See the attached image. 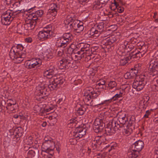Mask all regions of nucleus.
<instances>
[{
  "instance_id": "obj_61",
  "label": "nucleus",
  "mask_w": 158,
  "mask_h": 158,
  "mask_svg": "<svg viewBox=\"0 0 158 158\" xmlns=\"http://www.w3.org/2000/svg\"><path fill=\"white\" fill-rule=\"evenodd\" d=\"M43 152H45L46 153L49 154L51 156H52L54 154L53 149L52 148L48 149L47 151H44Z\"/></svg>"
},
{
  "instance_id": "obj_42",
  "label": "nucleus",
  "mask_w": 158,
  "mask_h": 158,
  "mask_svg": "<svg viewBox=\"0 0 158 158\" xmlns=\"http://www.w3.org/2000/svg\"><path fill=\"white\" fill-rule=\"evenodd\" d=\"M131 153L129 155L130 158H137L139 154V152L136 150H131Z\"/></svg>"
},
{
  "instance_id": "obj_47",
  "label": "nucleus",
  "mask_w": 158,
  "mask_h": 158,
  "mask_svg": "<svg viewBox=\"0 0 158 158\" xmlns=\"http://www.w3.org/2000/svg\"><path fill=\"white\" fill-rule=\"evenodd\" d=\"M102 127V125L101 127L100 126L98 127V126L93 125V128L95 132L98 133L101 132L103 131L104 127Z\"/></svg>"
},
{
  "instance_id": "obj_52",
  "label": "nucleus",
  "mask_w": 158,
  "mask_h": 158,
  "mask_svg": "<svg viewBox=\"0 0 158 158\" xmlns=\"http://www.w3.org/2000/svg\"><path fill=\"white\" fill-rule=\"evenodd\" d=\"M82 83V81L81 79H78L77 80H75L74 81V84L75 85H77L76 86H73V88L74 89L75 88H76V87L77 88H78V86L79 85H80Z\"/></svg>"
},
{
  "instance_id": "obj_62",
  "label": "nucleus",
  "mask_w": 158,
  "mask_h": 158,
  "mask_svg": "<svg viewBox=\"0 0 158 158\" xmlns=\"http://www.w3.org/2000/svg\"><path fill=\"white\" fill-rule=\"evenodd\" d=\"M124 77L125 79H131L133 78L131 75V73L130 71L127 72L124 75Z\"/></svg>"
},
{
  "instance_id": "obj_13",
  "label": "nucleus",
  "mask_w": 158,
  "mask_h": 158,
  "mask_svg": "<svg viewBox=\"0 0 158 158\" xmlns=\"http://www.w3.org/2000/svg\"><path fill=\"white\" fill-rule=\"evenodd\" d=\"M149 69L150 71L153 73V75L157 74L158 73V61L153 60L151 61L150 62Z\"/></svg>"
},
{
  "instance_id": "obj_3",
  "label": "nucleus",
  "mask_w": 158,
  "mask_h": 158,
  "mask_svg": "<svg viewBox=\"0 0 158 158\" xmlns=\"http://www.w3.org/2000/svg\"><path fill=\"white\" fill-rule=\"evenodd\" d=\"M119 126L118 125V123L114 120H113L111 122H110L109 124L107 125V126L105 128V132L104 134V135H112V129H113L114 131H117L119 129Z\"/></svg>"
},
{
  "instance_id": "obj_34",
  "label": "nucleus",
  "mask_w": 158,
  "mask_h": 158,
  "mask_svg": "<svg viewBox=\"0 0 158 158\" xmlns=\"http://www.w3.org/2000/svg\"><path fill=\"white\" fill-rule=\"evenodd\" d=\"M1 22L4 25H9L13 19H11L10 18H5L2 16H1Z\"/></svg>"
},
{
  "instance_id": "obj_60",
  "label": "nucleus",
  "mask_w": 158,
  "mask_h": 158,
  "mask_svg": "<svg viewBox=\"0 0 158 158\" xmlns=\"http://www.w3.org/2000/svg\"><path fill=\"white\" fill-rule=\"evenodd\" d=\"M152 84V90L155 92L158 91V84L153 82Z\"/></svg>"
},
{
  "instance_id": "obj_58",
  "label": "nucleus",
  "mask_w": 158,
  "mask_h": 158,
  "mask_svg": "<svg viewBox=\"0 0 158 158\" xmlns=\"http://www.w3.org/2000/svg\"><path fill=\"white\" fill-rule=\"evenodd\" d=\"M113 96H110L108 98V99L104 100V102L106 103V105H108L111 102L114 101V99H112Z\"/></svg>"
},
{
  "instance_id": "obj_40",
  "label": "nucleus",
  "mask_w": 158,
  "mask_h": 158,
  "mask_svg": "<svg viewBox=\"0 0 158 158\" xmlns=\"http://www.w3.org/2000/svg\"><path fill=\"white\" fill-rule=\"evenodd\" d=\"M86 111V107L83 106H81L77 110V112L79 115H83Z\"/></svg>"
},
{
  "instance_id": "obj_57",
  "label": "nucleus",
  "mask_w": 158,
  "mask_h": 158,
  "mask_svg": "<svg viewBox=\"0 0 158 158\" xmlns=\"http://www.w3.org/2000/svg\"><path fill=\"white\" fill-rule=\"evenodd\" d=\"M133 128L131 127L130 128L129 127L127 129H124L123 131V132L125 133L126 134H130L132 132Z\"/></svg>"
},
{
  "instance_id": "obj_50",
  "label": "nucleus",
  "mask_w": 158,
  "mask_h": 158,
  "mask_svg": "<svg viewBox=\"0 0 158 158\" xmlns=\"http://www.w3.org/2000/svg\"><path fill=\"white\" fill-rule=\"evenodd\" d=\"M44 48V46H40L38 48L37 52L39 55H42L45 52Z\"/></svg>"
},
{
  "instance_id": "obj_54",
  "label": "nucleus",
  "mask_w": 158,
  "mask_h": 158,
  "mask_svg": "<svg viewBox=\"0 0 158 158\" xmlns=\"http://www.w3.org/2000/svg\"><path fill=\"white\" fill-rule=\"evenodd\" d=\"M123 93L120 92L119 94H117L114 96H113V99H114V101H116L118 99L123 96Z\"/></svg>"
},
{
  "instance_id": "obj_11",
  "label": "nucleus",
  "mask_w": 158,
  "mask_h": 158,
  "mask_svg": "<svg viewBox=\"0 0 158 158\" xmlns=\"http://www.w3.org/2000/svg\"><path fill=\"white\" fill-rule=\"evenodd\" d=\"M144 145L142 141L139 140L131 145V150H136L139 152L143 148Z\"/></svg>"
},
{
  "instance_id": "obj_44",
  "label": "nucleus",
  "mask_w": 158,
  "mask_h": 158,
  "mask_svg": "<svg viewBox=\"0 0 158 158\" xmlns=\"http://www.w3.org/2000/svg\"><path fill=\"white\" fill-rule=\"evenodd\" d=\"M77 122V121L76 119L72 118L68 121V125L76 128Z\"/></svg>"
},
{
  "instance_id": "obj_25",
  "label": "nucleus",
  "mask_w": 158,
  "mask_h": 158,
  "mask_svg": "<svg viewBox=\"0 0 158 158\" xmlns=\"http://www.w3.org/2000/svg\"><path fill=\"white\" fill-rule=\"evenodd\" d=\"M16 49L15 46H13L9 53V56L10 58L12 59L15 60L16 57H17L18 55L19 51L15 50Z\"/></svg>"
},
{
  "instance_id": "obj_10",
  "label": "nucleus",
  "mask_w": 158,
  "mask_h": 158,
  "mask_svg": "<svg viewBox=\"0 0 158 158\" xmlns=\"http://www.w3.org/2000/svg\"><path fill=\"white\" fill-rule=\"evenodd\" d=\"M146 52L145 51L138 52V50H135L134 52H131L129 54L131 59L132 61L134 60H139L141 57L143 56Z\"/></svg>"
},
{
  "instance_id": "obj_29",
  "label": "nucleus",
  "mask_w": 158,
  "mask_h": 158,
  "mask_svg": "<svg viewBox=\"0 0 158 158\" xmlns=\"http://www.w3.org/2000/svg\"><path fill=\"white\" fill-rule=\"evenodd\" d=\"M94 10L99 9L104 7L100 0H95L93 4Z\"/></svg>"
},
{
  "instance_id": "obj_6",
  "label": "nucleus",
  "mask_w": 158,
  "mask_h": 158,
  "mask_svg": "<svg viewBox=\"0 0 158 158\" xmlns=\"http://www.w3.org/2000/svg\"><path fill=\"white\" fill-rule=\"evenodd\" d=\"M51 8L48 9L47 14V17L51 20L53 19L57 14V10L59 9L58 5L52 3L50 5Z\"/></svg>"
},
{
  "instance_id": "obj_36",
  "label": "nucleus",
  "mask_w": 158,
  "mask_h": 158,
  "mask_svg": "<svg viewBox=\"0 0 158 158\" xmlns=\"http://www.w3.org/2000/svg\"><path fill=\"white\" fill-rule=\"evenodd\" d=\"M81 24V23H79V21L77 20L74 21L73 22L70 24L69 26L70 29L74 30V29H76V28L78 26L79 24Z\"/></svg>"
},
{
  "instance_id": "obj_4",
  "label": "nucleus",
  "mask_w": 158,
  "mask_h": 158,
  "mask_svg": "<svg viewBox=\"0 0 158 158\" xmlns=\"http://www.w3.org/2000/svg\"><path fill=\"white\" fill-rule=\"evenodd\" d=\"M52 33L51 27L48 26L44 28V29L40 31L38 34L39 39L41 40H46L51 37L50 33Z\"/></svg>"
},
{
  "instance_id": "obj_46",
  "label": "nucleus",
  "mask_w": 158,
  "mask_h": 158,
  "mask_svg": "<svg viewBox=\"0 0 158 158\" xmlns=\"http://www.w3.org/2000/svg\"><path fill=\"white\" fill-rule=\"evenodd\" d=\"M84 29V27L83 24L81 23V24H79L78 26L73 30L75 33H80Z\"/></svg>"
},
{
  "instance_id": "obj_63",
  "label": "nucleus",
  "mask_w": 158,
  "mask_h": 158,
  "mask_svg": "<svg viewBox=\"0 0 158 158\" xmlns=\"http://www.w3.org/2000/svg\"><path fill=\"white\" fill-rule=\"evenodd\" d=\"M16 49H15V50H18L19 51H21L23 50V47L21 44H18L15 47Z\"/></svg>"
},
{
  "instance_id": "obj_32",
  "label": "nucleus",
  "mask_w": 158,
  "mask_h": 158,
  "mask_svg": "<svg viewBox=\"0 0 158 158\" xmlns=\"http://www.w3.org/2000/svg\"><path fill=\"white\" fill-rule=\"evenodd\" d=\"M102 125L103 126L102 127H105V124L103 122V120L99 118L95 119L93 124V125L98 126V127H99V126H100V127L102 126Z\"/></svg>"
},
{
  "instance_id": "obj_26",
  "label": "nucleus",
  "mask_w": 158,
  "mask_h": 158,
  "mask_svg": "<svg viewBox=\"0 0 158 158\" xmlns=\"http://www.w3.org/2000/svg\"><path fill=\"white\" fill-rule=\"evenodd\" d=\"M128 118L126 117L125 114L123 116L120 115L118 118L119 123H118V125L119 126V128L123 127L127 121H128Z\"/></svg>"
},
{
  "instance_id": "obj_22",
  "label": "nucleus",
  "mask_w": 158,
  "mask_h": 158,
  "mask_svg": "<svg viewBox=\"0 0 158 158\" xmlns=\"http://www.w3.org/2000/svg\"><path fill=\"white\" fill-rule=\"evenodd\" d=\"M34 23L32 22L30 19H28L25 20L24 24V28L26 30H31L34 29L35 26Z\"/></svg>"
},
{
  "instance_id": "obj_33",
  "label": "nucleus",
  "mask_w": 158,
  "mask_h": 158,
  "mask_svg": "<svg viewBox=\"0 0 158 158\" xmlns=\"http://www.w3.org/2000/svg\"><path fill=\"white\" fill-rule=\"evenodd\" d=\"M131 59V56L129 55L128 56H126L123 59H121L120 61V65L121 66H124L128 63Z\"/></svg>"
},
{
  "instance_id": "obj_18",
  "label": "nucleus",
  "mask_w": 158,
  "mask_h": 158,
  "mask_svg": "<svg viewBox=\"0 0 158 158\" xmlns=\"http://www.w3.org/2000/svg\"><path fill=\"white\" fill-rule=\"evenodd\" d=\"M53 69L47 68L45 69V70L44 72V76L48 78H52L53 76L55 74V69L54 67H53Z\"/></svg>"
},
{
  "instance_id": "obj_28",
  "label": "nucleus",
  "mask_w": 158,
  "mask_h": 158,
  "mask_svg": "<svg viewBox=\"0 0 158 158\" xmlns=\"http://www.w3.org/2000/svg\"><path fill=\"white\" fill-rule=\"evenodd\" d=\"M91 98V96L85 95V97L83 98V101L85 105L87 106L93 105V104H91L93 101Z\"/></svg>"
},
{
  "instance_id": "obj_9",
  "label": "nucleus",
  "mask_w": 158,
  "mask_h": 158,
  "mask_svg": "<svg viewBox=\"0 0 158 158\" xmlns=\"http://www.w3.org/2000/svg\"><path fill=\"white\" fill-rule=\"evenodd\" d=\"M64 81V80L61 77L54 78L53 80L52 81L51 83L48 85V87L49 88H52V89H54L57 86H60L63 84Z\"/></svg>"
},
{
  "instance_id": "obj_49",
  "label": "nucleus",
  "mask_w": 158,
  "mask_h": 158,
  "mask_svg": "<svg viewBox=\"0 0 158 158\" xmlns=\"http://www.w3.org/2000/svg\"><path fill=\"white\" fill-rule=\"evenodd\" d=\"M77 20L75 19H73L72 17H70L67 19L66 21H64V23L66 25H67L66 27H68V26L71 23H72L74 21Z\"/></svg>"
},
{
  "instance_id": "obj_16",
  "label": "nucleus",
  "mask_w": 158,
  "mask_h": 158,
  "mask_svg": "<svg viewBox=\"0 0 158 158\" xmlns=\"http://www.w3.org/2000/svg\"><path fill=\"white\" fill-rule=\"evenodd\" d=\"M69 43L68 41L60 37L57 41L56 45L57 48H64L66 47Z\"/></svg>"
},
{
  "instance_id": "obj_48",
  "label": "nucleus",
  "mask_w": 158,
  "mask_h": 158,
  "mask_svg": "<svg viewBox=\"0 0 158 158\" xmlns=\"http://www.w3.org/2000/svg\"><path fill=\"white\" fill-rule=\"evenodd\" d=\"M104 23H101L96 25V28L100 31V33L102 32L104 29Z\"/></svg>"
},
{
  "instance_id": "obj_31",
  "label": "nucleus",
  "mask_w": 158,
  "mask_h": 158,
  "mask_svg": "<svg viewBox=\"0 0 158 158\" xmlns=\"http://www.w3.org/2000/svg\"><path fill=\"white\" fill-rule=\"evenodd\" d=\"M135 116L132 115L130 117L128 121V126L133 128L134 129L135 128L134 126L135 123Z\"/></svg>"
},
{
  "instance_id": "obj_55",
  "label": "nucleus",
  "mask_w": 158,
  "mask_h": 158,
  "mask_svg": "<svg viewBox=\"0 0 158 158\" xmlns=\"http://www.w3.org/2000/svg\"><path fill=\"white\" fill-rule=\"evenodd\" d=\"M44 11L42 10H39L35 12V16L38 17V18H40L43 14Z\"/></svg>"
},
{
  "instance_id": "obj_20",
  "label": "nucleus",
  "mask_w": 158,
  "mask_h": 158,
  "mask_svg": "<svg viewBox=\"0 0 158 158\" xmlns=\"http://www.w3.org/2000/svg\"><path fill=\"white\" fill-rule=\"evenodd\" d=\"M46 140V141H45L43 143L41 146L42 152L47 151L48 149L51 148L52 145L54 144L53 142L51 140Z\"/></svg>"
},
{
  "instance_id": "obj_37",
  "label": "nucleus",
  "mask_w": 158,
  "mask_h": 158,
  "mask_svg": "<svg viewBox=\"0 0 158 158\" xmlns=\"http://www.w3.org/2000/svg\"><path fill=\"white\" fill-rule=\"evenodd\" d=\"M61 37L68 41L69 42L71 41L73 38L72 34L70 33L64 34Z\"/></svg>"
},
{
  "instance_id": "obj_12",
  "label": "nucleus",
  "mask_w": 158,
  "mask_h": 158,
  "mask_svg": "<svg viewBox=\"0 0 158 158\" xmlns=\"http://www.w3.org/2000/svg\"><path fill=\"white\" fill-rule=\"evenodd\" d=\"M38 89L39 93H40V95H43V96L45 97L47 96L49 94V91L51 90L52 88H49L48 85V87L44 85L42 86H38L37 87Z\"/></svg>"
},
{
  "instance_id": "obj_23",
  "label": "nucleus",
  "mask_w": 158,
  "mask_h": 158,
  "mask_svg": "<svg viewBox=\"0 0 158 158\" xmlns=\"http://www.w3.org/2000/svg\"><path fill=\"white\" fill-rule=\"evenodd\" d=\"M87 34L93 37H98L101 33L95 27H93L88 32Z\"/></svg>"
},
{
  "instance_id": "obj_41",
  "label": "nucleus",
  "mask_w": 158,
  "mask_h": 158,
  "mask_svg": "<svg viewBox=\"0 0 158 158\" xmlns=\"http://www.w3.org/2000/svg\"><path fill=\"white\" fill-rule=\"evenodd\" d=\"M108 85L109 89H112L114 88H115V90L118 89L117 88H116L117 86V83L115 81H110L108 84Z\"/></svg>"
},
{
  "instance_id": "obj_51",
  "label": "nucleus",
  "mask_w": 158,
  "mask_h": 158,
  "mask_svg": "<svg viewBox=\"0 0 158 158\" xmlns=\"http://www.w3.org/2000/svg\"><path fill=\"white\" fill-rule=\"evenodd\" d=\"M131 73V75L132 77L133 78L137 76L138 73V69H136V68H132L130 70Z\"/></svg>"
},
{
  "instance_id": "obj_64",
  "label": "nucleus",
  "mask_w": 158,
  "mask_h": 158,
  "mask_svg": "<svg viewBox=\"0 0 158 158\" xmlns=\"http://www.w3.org/2000/svg\"><path fill=\"white\" fill-rule=\"evenodd\" d=\"M4 2V4L8 6L11 4L14 1V0H2Z\"/></svg>"
},
{
  "instance_id": "obj_35",
  "label": "nucleus",
  "mask_w": 158,
  "mask_h": 158,
  "mask_svg": "<svg viewBox=\"0 0 158 158\" xmlns=\"http://www.w3.org/2000/svg\"><path fill=\"white\" fill-rule=\"evenodd\" d=\"M105 98L104 97L98 98H96L95 100V103L96 105H101L104 104L106 105V103L104 102Z\"/></svg>"
},
{
  "instance_id": "obj_27",
  "label": "nucleus",
  "mask_w": 158,
  "mask_h": 158,
  "mask_svg": "<svg viewBox=\"0 0 158 158\" xmlns=\"http://www.w3.org/2000/svg\"><path fill=\"white\" fill-rule=\"evenodd\" d=\"M85 52L81 51H78L77 52H74L75 59L77 60H80L81 59L84 58L85 56Z\"/></svg>"
},
{
  "instance_id": "obj_56",
  "label": "nucleus",
  "mask_w": 158,
  "mask_h": 158,
  "mask_svg": "<svg viewBox=\"0 0 158 158\" xmlns=\"http://www.w3.org/2000/svg\"><path fill=\"white\" fill-rule=\"evenodd\" d=\"M75 49L73 48L70 47L68 48L67 51H66V53L68 55H71L73 54V53L75 52Z\"/></svg>"
},
{
  "instance_id": "obj_53",
  "label": "nucleus",
  "mask_w": 158,
  "mask_h": 158,
  "mask_svg": "<svg viewBox=\"0 0 158 158\" xmlns=\"http://www.w3.org/2000/svg\"><path fill=\"white\" fill-rule=\"evenodd\" d=\"M16 104V102L15 103H11V102H9L7 104V106H6V108L7 110H10L11 111H13L15 110V108H10V107L12 106H14Z\"/></svg>"
},
{
  "instance_id": "obj_24",
  "label": "nucleus",
  "mask_w": 158,
  "mask_h": 158,
  "mask_svg": "<svg viewBox=\"0 0 158 158\" xmlns=\"http://www.w3.org/2000/svg\"><path fill=\"white\" fill-rule=\"evenodd\" d=\"M125 45L124 44H120L117 50V53L120 56L125 55L126 47Z\"/></svg>"
},
{
  "instance_id": "obj_5",
  "label": "nucleus",
  "mask_w": 158,
  "mask_h": 158,
  "mask_svg": "<svg viewBox=\"0 0 158 158\" xmlns=\"http://www.w3.org/2000/svg\"><path fill=\"white\" fill-rule=\"evenodd\" d=\"M42 60L39 58H33L30 60H27L25 62V67L28 69L37 68L41 65Z\"/></svg>"
},
{
  "instance_id": "obj_15",
  "label": "nucleus",
  "mask_w": 158,
  "mask_h": 158,
  "mask_svg": "<svg viewBox=\"0 0 158 158\" xmlns=\"http://www.w3.org/2000/svg\"><path fill=\"white\" fill-rule=\"evenodd\" d=\"M116 40V38L114 35H112L103 41V44L106 46V48L109 49L110 48V45L112 44Z\"/></svg>"
},
{
  "instance_id": "obj_17",
  "label": "nucleus",
  "mask_w": 158,
  "mask_h": 158,
  "mask_svg": "<svg viewBox=\"0 0 158 158\" xmlns=\"http://www.w3.org/2000/svg\"><path fill=\"white\" fill-rule=\"evenodd\" d=\"M23 129L21 127H18L15 129L14 134L17 141L23 137Z\"/></svg>"
},
{
  "instance_id": "obj_19",
  "label": "nucleus",
  "mask_w": 158,
  "mask_h": 158,
  "mask_svg": "<svg viewBox=\"0 0 158 158\" xmlns=\"http://www.w3.org/2000/svg\"><path fill=\"white\" fill-rule=\"evenodd\" d=\"M98 137L99 138L98 139L94 140L92 142V146L94 149L97 148L98 146L100 145L102 143L104 144V141L102 142L103 139L105 138V139H106L104 136H98Z\"/></svg>"
},
{
  "instance_id": "obj_14",
  "label": "nucleus",
  "mask_w": 158,
  "mask_h": 158,
  "mask_svg": "<svg viewBox=\"0 0 158 158\" xmlns=\"http://www.w3.org/2000/svg\"><path fill=\"white\" fill-rule=\"evenodd\" d=\"M27 156L29 158H39V150L36 148H32L28 151Z\"/></svg>"
},
{
  "instance_id": "obj_7",
  "label": "nucleus",
  "mask_w": 158,
  "mask_h": 158,
  "mask_svg": "<svg viewBox=\"0 0 158 158\" xmlns=\"http://www.w3.org/2000/svg\"><path fill=\"white\" fill-rule=\"evenodd\" d=\"M85 127L86 126L85 124L83 125L82 127L80 126L76 127L72 133L73 137L78 138V139L82 138L83 135L86 134L87 130L85 128Z\"/></svg>"
},
{
  "instance_id": "obj_1",
  "label": "nucleus",
  "mask_w": 158,
  "mask_h": 158,
  "mask_svg": "<svg viewBox=\"0 0 158 158\" xmlns=\"http://www.w3.org/2000/svg\"><path fill=\"white\" fill-rule=\"evenodd\" d=\"M147 83L146 77L144 75H141L137 76L133 83V87L139 91L143 89Z\"/></svg>"
},
{
  "instance_id": "obj_21",
  "label": "nucleus",
  "mask_w": 158,
  "mask_h": 158,
  "mask_svg": "<svg viewBox=\"0 0 158 158\" xmlns=\"http://www.w3.org/2000/svg\"><path fill=\"white\" fill-rule=\"evenodd\" d=\"M77 46L81 48L80 51H81L84 52L86 53H87V52H90L89 49L90 45L88 44L81 43H79Z\"/></svg>"
},
{
  "instance_id": "obj_2",
  "label": "nucleus",
  "mask_w": 158,
  "mask_h": 158,
  "mask_svg": "<svg viewBox=\"0 0 158 158\" xmlns=\"http://www.w3.org/2000/svg\"><path fill=\"white\" fill-rule=\"evenodd\" d=\"M20 3H15L13 4V6L14 7V9L15 10V11L12 13L10 10H7L3 13L1 15V16L5 18H7L8 19L10 18L11 19H13L14 17L12 16L13 15H15L17 14L20 13L22 11L21 8L20 6Z\"/></svg>"
},
{
  "instance_id": "obj_38",
  "label": "nucleus",
  "mask_w": 158,
  "mask_h": 158,
  "mask_svg": "<svg viewBox=\"0 0 158 158\" xmlns=\"http://www.w3.org/2000/svg\"><path fill=\"white\" fill-rule=\"evenodd\" d=\"M24 142L26 145H30L33 143V138L31 136H29L28 137H27L24 139Z\"/></svg>"
},
{
  "instance_id": "obj_39",
  "label": "nucleus",
  "mask_w": 158,
  "mask_h": 158,
  "mask_svg": "<svg viewBox=\"0 0 158 158\" xmlns=\"http://www.w3.org/2000/svg\"><path fill=\"white\" fill-rule=\"evenodd\" d=\"M94 89L91 87H87L85 91V95L91 96L93 93H94Z\"/></svg>"
},
{
  "instance_id": "obj_45",
  "label": "nucleus",
  "mask_w": 158,
  "mask_h": 158,
  "mask_svg": "<svg viewBox=\"0 0 158 158\" xmlns=\"http://www.w3.org/2000/svg\"><path fill=\"white\" fill-rule=\"evenodd\" d=\"M90 52H87V53H85V60L86 61L88 62L90 60L91 58L94 59L95 56H94L92 54H90Z\"/></svg>"
},
{
  "instance_id": "obj_59",
  "label": "nucleus",
  "mask_w": 158,
  "mask_h": 158,
  "mask_svg": "<svg viewBox=\"0 0 158 158\" xmlns=\"http://www.w3.org/2000/svg\"><path fill=\"white\" fill-rule=\"evenodd\" d=\"M34 15L33 16V17L31 19H30V20H31L32 22H33V23H34V24L35 25H36L37 21L40 19H39V18L36 16H35V14H33Z\"/></svg>"
},
{
  "instance_id": "obj_30",
  "label": "nucleus",
  "mask_w": 158,
  "mask_h": 158,
  "mask_svg": "<svg viewBox=\"0 0 158 158\" xmlns=\"http://www.w3.org/2000/svg\"><path fill=\"white\" fill-rule=\"evenodd\" d=\"M124 45H125L126 47V49L127 52H129L131 51V50L134 48L135 46L134 45L131 43L130 42L127 41L124 42Z\"/></svg>"
},
{
  "instance_id": "obj_8",
  "label": "nucleus",
  "mask_w": 158,
  "mask_h": 158,
  "mask_svg": "<svg viewBox=\"0 0 158 158\" xmlns=\"http://www.w3.org/2000/svg\"><path fill=\"white\" fill-rule=\"evenodd\" d=\"M73 58L71 55H67L64 61L61 60L60 68L61 69H68L72 68L73 64Z\"/></svg>"
},
{
  "instance_id": "obj_43",
  "label": "nucleus",
  "mask_w": 158,
  "mask_h": 158,
  "mask_svg": "<svg viewBox=\"0 0 158 158\" xmlns=\"http://www.w3.org/2000/svg\"><path fill=\"white\" fill-rule=\"evenodd\" d=\"M100 51V49L99 47L97 46H92L91 48L90 52L93 55L96 54L97 53L99 52Z\"/></svg>"
}]
</instances>
